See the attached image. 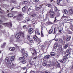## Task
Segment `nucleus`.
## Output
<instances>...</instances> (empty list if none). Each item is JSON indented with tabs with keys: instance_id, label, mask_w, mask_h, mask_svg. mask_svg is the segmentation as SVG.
Returning a JSON list of instances; mask_svg holds the SVG:
<instances>
[{
	"instance_id": "obj_54",
	"label": "nucleus",
	"mask_w": 73,
	"mask_h": 73,
	"mask_svg": "<svg viewBox=\"0 0 73 73\" xmlns=\"http://www.w3.org/2000/svg\"><path fill=\"white\" fill-rule=\"evenodd\" d=\"M48 66H51V64H48Z\"/></svg>"
},
{
	"instance_id": "obj_35",
	"label": "nucleus",
	"mask_w": 73,
	"mask_h": 73,
	"mask_svg": "<svg viewBox=\"0 0 73 73\" xmlns=\"http://www.w3.org/2000/svg\"><path fill=\"white\" fill-rule=\"evenodd\" d=\"M22 62L23 64H25L27 62V61L25 60H23L22 61Z\"/></svg>"
},
{
	"instance_id": "obj_53",
	"label": "nucleus",
	"mask_w": 73,
	"mask_h": 73,
	"mask_svg": "<svg viewBox=\"0 0 73 73\" xmlns=\"http://www.w3.org/2000/svg\"><path fill=\"white\" fill-rule=\"evenodd\" d=\"M59 32H60V33H61L62 32H61V30H59Z\"/></svg>"
},
{
	"instance_id": "obj_58",
	"label": "nucleus",
	"mask_w": 73,
	"mask_h": 73,
	"mask_svg": "<svg viewBox=\"0 0 73 73\" xmlns=\"http://www.w3.org/2000/svg\"><path fill=\"white\" fill-rule=\"evenodd\" d=\"M62 72V70H61L58 73H61Z\"/></svg>"
},
{
	"instance_id": "obj_34",
	"label": "nucleus",
	"mask_w": 73,
	"mask_h": 73,
	"mask_svg": "<svg viewBox=\"0 0 73 73\" xmlns=\"http://www.w3.org/2000/svg\"><path fill=\"white\" fill-rule=\"evenodd\" d=\"M55 29H56V31H57V30H56V28H54V35H56V31H55Z\"/></svg>"
},
{
	"instance_id": "obj_45",
	"label": "nucleus",
	"mask_w": 73,
	"mask_h": 73,
	"mask_svg": "<svg viewBox=\"0 0 73 73\" xmlns=\"http://www.w3.org/2000/svg\"><path fill=\"white\" fill-rule=\"evenodd\" d=\"M56 37L54 38V40L55 41H58V39L56 38Z\"/></svg>"
},
{
	"instance_id": "obj_12",
	"label": "nucleus",
	"mask_w": 73,
	"mask_h": 73,
	"mask_svg": "<svg viewBox=\"0 0 73 73\" xmlns=\"http://www.w3.org/2000/svg\"><path fill=\"white\" fill-rule=\"evenodd\" d=\"M69 12L70 14H73V9H69Z\"/></svg>"
},
{
	"instance_id": "obj_36",
	"label": "nucleus",
	"mask_w": 73,
	"mask_h": 73,
	"mask_svg": "<svg viewBox=\"0 0 73 73\" xmlns=\"http://www.w3.org/2000/svg\"><path fill=\"white\" fill-rule=\"evenodd\" d=\"M60 62H61V63H64V60L63 59L60 60Z\"/></svg>"
},
{
	"instance_id": "obj_25",
	"label": "nucleus",
	"mask_w": 73,
	"mask_h": 73,
	"mask_svg": "<svg viewBox=\"0 0 73 73\" xmlns=\"http://www.w3.org/2000/svg\"><path fill=\"white\" fill-rule=\"evenodd\" d=\"M53 32V29H50L49 31V34H51Z\"/></svg>"
},
{
	"instance_id": "obj_3",
	"label": "nucleus",
	"mask_w": 73,
	"mask_h": 73,
	"mask_svg": "<svg viewBox=\"0 0 73 73\" xmlns=\"http://www.w3.org/2000/svg\"><path fill=\"white\" fill-rule=\"evenodd\" d=\"M55 15H56L55 13L54 12H52L50 15V18H54Z\"/></svg>"
},
{
	"instance_id": "obj_8",
	"label": "nucleus",
	"mask_w": 73,
	"mask_h": 73,
	"mask_svg": "<svg viewBox=\"0 0 73 73\" xmlns=\"http://www.w3.org/2000/svg\"><path fill=\"white\" fill-rule=\"evenodd\" d=\"M33 29L32 28L30 29L28 31L29 33L30 34L32 33H33Z\"/></svg>"
},
{
	"instance_id": "obj_43",
	"label": "nucleus",
	"mask_w": 73,
	"mask_h": 73,
	"mask_svg": "<svg viewBox=\"0 0 73 73\" xmlns=\"http://www.w3.org/2000/svg\"><path fill=\"white\" fill-rule=\"evenodd\" d=\"M62 1V0H57V3H60V1Z\"/></svg>"
},
{
	"instance_id": "obj_42",
	"label": "nucleus",
	"mask_w": 73,
	"mask_h": 73,
	"mask_svg": "<svg viewBox=\"0 0 73 73\" xmlns=\"http://www.w3.org/2000/svg\"><path fill=\"white\" fill-rule=\"evenodd\" d=\"M21 52L23 53V54H24V53H25V50H22Z\"/></svg>"
},
{
	"instance_id": "obj_52",
	"label": "nucleus",
	"mask_w": 73,
	"mask_h": 73,
	"mask_svg": "<svg viewBox=\"0 0 73 73\" xmlns=\"http://www.w3.org/2000/svg\"><path fill=\"white\" fill-rule=\"evenodd\" d=\"M23 27L24 29H25V28H26V26L24 25Z\"/></svg>"
},
{
	"instance_id": "obj_50",
	"label": "nucleus",
	"mask_w": 73,
	"mask_h": 73,
	"mask_svg": "<svg viewBox=\"0 0 73 73\" xmlns=\"http://www.w3.org/2000/svg\"><path fill=\"white\" fill-rule=\"evenodd\" d=\"M37 58V57L35 56V57H34L33 59H35V60H36V58Z\"/></svg>"
},
{
	"instance_id": "obj_30",
	"label": "nucleus",
	"mask_w": 73,
	"mask_h": 73,
	"mask_svg": "<svg viewBox=\"0 0 73 73\" xmlns=\"http://www.w3.org/2000/svg\"><path fill=\"white\" fill-rule=\"evenodd\" d=\"M14 59H15V57L14 56H11V61H13V60H14Z\"/></svg>"
},
{
	"instance_id": "obj_56",
	"label": "nucleus",
	"mask_w": 73,
	"mask_h": 73,
	"mask_svg": "<svg viewBox=\"0 0 73 73\" xmlns=\"http://www.w3.org/2000/svg\"><path fill=\"white\" fill-rule=\"evenodd\" d=\"M26 69V68L25 67L23 68V70H25V69Z\"/></svg>"
},
{
	"instance_id": "obj_38",
	"label": "nucleus",
	"mask_w": 73,
	"mask_h": 73,
	"mask_svg": "<svg viewBox=\"0 0 73 73\" xmlns=\"http://www.w3.org/2000/svg\"><path fill=\"white\" fill-rule=\"evenodd\" d=\"M46 6H47V7H51L52 5H51L50 4H48L46 5Z\"/></svg>"
},
{
	"instance_id": "obj_23",
	"label": "nucleus",
	"mask_w": 73,
	"mask_h": 73,
	"mask_svg": "<svg viewBox=\"0 0 73 73\" xmlns=\"http://www.w3.org/2000/svg\"><path fill=\"white\" fill-rule=\"evenodd\" d=\"M29 40L30 42H33V38H30L29 39Z\"/></svg>"
},
{
	"instance_id": "obj_61",
	"label": "nucleus",
	"mask_w": 73,
	"mask_h": 73,
	"mask_svg": "<svg viewBox=\"0 0 73 73\" xmlns=\"http://www.w3.org/2000/svg\"><path fill=\"white\" fill-rule=\"evenodd\" d=\"M38 0H35L36 2H38Z\"/></svg>"
},
{
	"instance_id": "obj_21",
	"label": "nucleus",
	"mask_w": 73,
	"mask_h": 73,
	"mask_svg": "<svg viewBox=\"0 0 73 73\" xmlns=\"http://www.w3.org/2000/svg\"><path fill=\"white\" fill-rule=\"evenodd\" d=\"M56 66H58V67H60V64L59 63L56 62Z\"/></svg>"
},
{
	"instance_id": "obj_16",
	"label": "nucleus",
	"mask_w": 73,
	"mask_h": 73,
	"mask_svg": "<svg viewBox=\"0 0 73 73\" xmlns=\"http://www.w3.org/2000/svg\"><path fill=\"white\" fill-rule=\"evenodd\" d=\"M23 55L24 57H27L28 56V54H27V53H24L23 54Z\"/></svg>"
},
{
	"instance_id": "obj_63",
	"label": "nucleus",
	"mask_w": 73,
	"mask_h": 73,
	"mask_svg": "<svg viewBox=\"0 0 73 73\" xmlns=\"http://www.w3.org/2000/svg\"><path fill=\"white\" fill-rule=\"evenodd\" d=\"M71 68L72 69H73V65H72Z\"/></svg>"
},
{
	"instance_id": "obj_18",
	"label": "nucleus",
	"mask_w": 73,
	"mask_h": 73,
	"mask_svg": "<svg viewBox=\"0 0 73 73\" xmlns=\"http://www.w3.org/2000/svg\"><path fill=\"white\" fill-rule=\"evenodd\" d=\"M62 39L60 38H59L58 39V42L59 43H62Z\"/></svg>"
},
{
	"instance_id": "obj_28",
	"label": "nucleus",
	"mask_w": 73,
	"mask_h": 73,
	"mask_svg": "<svg viewBox=\"0 0 73 73\" xmlns=\"http://www.w3.org/2000/svg\"><path fill=\"white\" fill-rule=\"evenodd\" d=\"M41 8H42L41 6L37 7L36 8V10L37 11H38V10H39V9H41Z\"/></svg>"
},
{
	"instance_id": "obj_44",
	"label": "nucleus",
	"mask_w": 73,
	"mask_h": 73,
	"mask_svg": "<svg viewBox=\"0 0 73 73\" xmlns=\"http://www.w3.org/2000/svg\"><path fill=\"white\" fill-rule=\"evenodd\" d=\"M57 20V19L56 18V17H55L54 20V22H56Z\"/></svg>"
},
{
	"instance_id": "obj_6",
	"label": "nucleus",
	"mask_w": 73,
	"mask_h": 73,
	"mask_svg": "<svg viewBox=\"0 0 73 73\" xmlns=\"http://www.w3.org/2000/svg\"><path fill=\"white\" fill-rule=\"evenodd\" d=\"M70 38H71V36H67L66 37V40L67 41H70Z\"/></svg>"
},
{
	"instance_id": "obj_31",
	"label": "nucleus",
	"mask_w": 73,
	"mask_h": 73,
	"mask_svg": "<svg viewBox=\"0 0 73 73\" xmlns=\"http://www.w3.org/2000/svg\"><path fill=\"white\" fill-rule=\"evenodd\" d=\"M47 25H50V24H52V23L50 22V21H48L47 22Z\"/></svg>"
},
{
	"instance_id": "obj_57",
	"label": "nucleus",
	"mask_w": 73,
	"mask_h": 73,
	"mask_svg": "<svg viewBox=\"0 0 73 73\" xmlns=\"http://www.w3.org/2000/svg\"><path fill=\"white\" fill-rule=\"evenodd\" d=\"M31 73H35V72H34V71H32Z\"/></svg>"
},
{
	"instance_id": "obj_41",
	"label": "nucleus",
	"mask_w": 73,
	"mask_h": 73,
	"mask_svg": "<svg viewBox=\"0 0 73 73\" xmlns=\"http://www.w3.org/2000/svg\"><path fill=\"white\" fill-rule=\"evenodd\" d=\"M27 38L28 39V40H29V38H30V35H28L27 36Z\"/></svg>"
},
{
	"instance_id": "obj_40",
	"label": "nucleus",
	"mask_w": 73,
	"mask_h": 73,
	"mask_svg": "<svg viewBox=\"0 0 73 73\" xmlns=\"http://www.w3.org/2000/svg\"><path fill=\"white\" fill-rule=\"evenodd\" d=\"M31 16L32 17H35V16H36V14H35V13H34V14H33L31 15Z\"/></svg>"
},
{
	"instance_id": "obj_37",
	"label": "nucleus",
	"mask_w": 73,
	"mask_h": 73,
	"mask_svg": "<svg viewBox=\"0 0 73 73\" xmlns=\"http://www.w3.org/2000/svg\"><path fill=\"white\" fill-rule=\"evenodd\" d=\"M41 48L42 49H43V45H42V46L41 45H40L39 46V48H41Z\"/></svg>"
},
{
	"instance_id": "obj_9",
	"label": "nucleus",
	"mask_w": 73,
	"mask_h": 73,
	"mask_svg": "<svg viewBox=\"0 0 73 73\" xmlns=\"http://www.w3.org/2000/svg\"><path fill=\"white\" fill-rule=\"evenodd\" d=\"M50 55L51 56H54L56 55V53L54 52H51L50 53Z\"/></svg>"
},
{
	"instance_id": "obj_48",
	"label": "nucleus",
	"mask_w": 73,
	"mask_h": 73,
	"mask_svg": "<svg viewBox=\"0 0 73 73\" xmlns=\"http://www.w3.org/2000/svg\"><path fill=\"white\" fill-rule=\"evenodd\" d=\"M60 15V13H57V16H59Z\"/></svg>"
},
{
	"instance_id": "obj_27",
	"label": "nucleus",
	"mask_w": 73,
	"mask_h": 73,
	"mask_svg": "<svg viewBox=\"0 0 73 73\" xmlns=\"http://www.w3.org/2000/svg\"><path fill=\"white\" fill-rule=\"evenodd\" d=\"M6 44V42H4L3 44L1 45V48H4V46Z\"/></svg>"
},
{
	"instance_id": "obj_29",
	"label": "nucleus",
	"mask_w": 73,
	"mask_h": 73,
	"mask_svg": "<svg viewBox=\"0 0 73 73\" xmlns=\"http://www.w3.org/2000/svg\"><path fill=\"white\" fill-rule=\"evenodd\" d=\"M64 13L65 14H67L68 13V11L66 9H65L64 10Z\"/></svg>"
},
{
	"instance_id": "obj_62",
	"label": "nucleus",
	"mask_w": 73,
	"mask_h": 73,
	"mask_svg": "<svg viewBox=\"0 0 73 73\" xmlns=\"http://www.w3.org/2000/svg\"><path fill=\"white\" fill-rule=\"evenodd\" d=\"M50 2H52L53 0H50Z\"/></svg>"
},
{
	"instance_id": "obj_24",
	"label": "nucleus",
	"mask_w": 73,
	"mask_h": 73,
	"mask_svg": "<svg viewBox=\"0 0 73 73\" xmlns=\"http://www.w3.org/2000/svg\"><path fill=\"white\" fill-rule=\"evenodd\" d=\"M68 44H66L65 45V46H64V49H66L67 48H68Z\"/></svg>"
},
{
	"instance_id": "obj_1",
	"label": "nucleus",
	"mask_w": 73,
	"mask_h": 73,
	"mask_svg": "<svg viewBox=\"0 0 73 73\" xmlns=\"http://www.w3.org/2000/svg\"><path fill=\"white\" fill-rule=\"evenodd\" d=\"M33 39L35 40V41L36 42L37 44H40L41 42V40L40 38H38L36 35L35 36V37H33Z\"/></svg>"
},
{
	"instance_id": "obj_39",
	"label": "nucleus",
	"mask_w": 73,
	"mask_h": 73,
	"mask_svg": "<svg viewBox=\"0 0 73 73\" xmlns=\"http://www.w3.org/2000/svg\"><path fill=\"white\" fill-rule=\"evenodd\" d=\"M27 3H28V2L27 1H25L23 2V4H26Z\"/></svg>"
},
{
	"instance_id": "obj_32",
	"label": "nucleus",
	"mask_w": 73,
	"mask_h": 73,
	"mask_svg": "<svg viewBox=\"0 0 73 73\" xmlns=\"http://www.w3.org/2000/svg\"><path fill=\"white\" fill-rule=\"evenodd\" d=\"M25 59V58L24 57H21L19 58V60H24Z\"/></svg>"
},
{
	"instance_id": "obj_19",
	"label": "nucleus",
	"mask_w": 73,
	"mask_h": 73,
	"mask_svg": "<svg viewBox=\"0 0 73 73\" xmlns=\"http://www.w3.org/2000/svg\"><path fill=\"white\" fill-rule=\"evenodd\" d=\"M26 9L27 8L25 6H24V7L22 9V10L23 12H25L26 11Z\"/></svg>"
},
{
	"instance_id": "obj_11",
	"label": "nucleus",
	"mask_w": 73,
	"mask_h": 73,
	"mask_svg": "<svg viewBox=\"0 0 73 73\" xmlns=\"http://www.w3.org/2000/svg\"><path fill=\"white\" fill-rule=\"evenodd\" d=\"M58 47V43H56L54 46V47L55 49H56Z\"/></svg>"
},
{
	"instance_id": "obj_59",
	"label": "nucleus",
	"mask_w": 73,
	"mask_h": 73,
	"mask_svg": "<svg viewBox=\"0 0 73 73\" xmlns=\"http://www.w3.org/2000/svg\"><path fill=\"white\" fill-rule=\"evenodd\" d=\"M28 11H29V12L30 11H31V9H30V8H29V9H28Z\"/></svg>"
},
{
	"instance_id": "obj_4",
	"label": "nucleus",
	"mask_w": 73,
	"mask_h": 73,
	"mask_svg": "<svg viewBox=\"0 0 73 73\" xmlns=\"http://www.w3.org/2000/svg\"><path fill=\"white\" fill-rule=\"evenodd\" d=\"M3 25H4L5 26H7V27H9V25L10 27H12V23H4Z\"/></svg>"
},
{
	"instance_id": "obj_10",
	"label": "nucleus",
	"mask_w": 73,
	"mask_h": 73,
	"mask_svg": "<svg viewBox=\"0 0 73 73\" xmlns=\"http://www.w3.org/2000/svg\"><path fill=\"white\" fill-rule=\"evenodd\" d=\"M70 54V50H67L66 52V56H68Z\"/></svg>"
},
{
	"instance_id": "obj_49",
	"label": "nucleus",
	"mask_w": 73,
	"mask_h": 73,
	"mask_svg": "<svg viewBox=\"0 0 73 73\" xmlns=\"http://www.w3.org/2000/svg\"><path fill=\"white\" fill-rule=\"evenodd\" d=\"M21 35H22L23 37H24V34L23 33H22Z\"/></svg>"
},
{
	"instance_id": "obj_46",
	"label": "nucleus",
	"mask_w": 73,
	"mask_h": 73,
	"mask_svg": "<svg viewBox=\"0 0 73 73\" xmlns=\"http://www.w3.org/2000/svg\"><path fill=\"white\" fill-rule=\"evenodd\" d=\"M34 49H33L32 48H30V50H31V52H32V51H33L34 50Z\"/></svg>"
},
{
	"instance_id": "obj_22",
	"label": "nucleus",
	"mask_w": 73,
	"mask_h": 73,
	"mask_svg": "<svg viewBox=\"0 0 73 73\" xmlns=\"http://www.w3.org/2000/svg\"><path fill=\"white\" fill-rule=\"evenodd\" d=\"M35 34L36 35H40V33H39V31H35Z\"/></svg>"
},
{
	"instance_id": "obj_64",
	"label": "nucleus",
	"mask_w": 73,
	"mask_h": 73,
	"mask_svg": "<svg viewBox=\"0 0 73 73\" xmlns=\"http://www.w3.org/2000/svg\"><path fill=\"white\" fill-rule=\"evenodd\" d=\"M45 73H48V72H46V71H45Z\"/></svg>"
},
{
	"instance_id": "obj_20",
	"label": "nucleus",
	"mask_w": 73,
	"mask_h": 73,
	"mask_svg": "<svg viewBox=\"0 0 73 73\" xmlns=\"http://www.w3.org/2000/svg\"><path fill=\"white\" fill-rule=\"evenodd\" d=\"M13 14L11 13H9L7 15L8 16V17H11L13 16Z\"/></svg>"
},
{
	"instance_id": "obj_5",
	"label": "nucleus",
	"mask_w": 73,
	"mask_h": 73,
	"mask_svg": "<svg viewBox=\"0 0 73 73\" xmlns=\"http://www.w3.org/2000/svg\"><path fill=\"white\" fill-rule=\"evenodd\" d=\"M21 35H20V33H18L16 34V35L15 36V37L17 39H19Z\"/></svg>"
},
{
	"instance_id": "obj_2",
	"label": "nucleus",
	"mask_w": 73,
	"mask_h": 73,
	"mask_svg": "<svg viewBox=\"0 0 73 73\" xmlns=\"http://www.w3.org/2000/svg\"><path fill=\"white\" fill-rule=\"evenodd\" d=\"M5 62L7 64H9L11 66H13L14 64H13V63L12 62L11 60H9L8 58H6L5 60Z\"/></svg>"
},
{
	"instance_id": "obj_47",
	"label": "nucleus",
	"mask_w": 73,
	"mask_h": 73,
	"mask_svg": "<svg viewBox=\"0 0 73 73\" xmlns=\"http://www.w3.org/2000/svg\"><path fill=\"white\" fill-rule=\"evenodd\" d=\"M41 36L42 37H43V34L42 33V31L41 32Z\"/></svg>"
},
{
	"instance_id": "obj_17",
	"label": "nucleus",
	"mask_w": 73,
	"mask_h": 73,
	"mask_svg": "<svg viewBox=\"0 0 73 73\" xmlns=\"http://www.w3.org/2000/svg\"><path fill=\"white\" fill-rule=\"evenodd\" d=\"M67 56H64L63 57V60H64V61H65V60H66V59H67Z\"/></svg>"
},
{
	"instance_id": "obj_14",
	"label": "nucleus",
	"mask_w": 73,
	"mask_h": 73,
	"mask_svg": "<svg viewBox=\"0 0 73 73\" xmlns=\"http://www.w3.org/2000/svg\"><path fill=\"white\" fill-rule=\"evenodd\" d=\"M45 58L46 59H49L50 58V55H47L45 56Z\"/></svg>"
},
{
	"instance_id": "obj_55",
	"label": "nucleus",
	"mask_w": 73,
	"mask_h": 73,
	"mask_svg": "<svg viewBox=\"0 0 73 73\" xmlns=\"http://www.w3.org/2000/svg\"><path fill=\"white\" fill-rule=\"evenodd\" d=\"M3 23V21H2L0 20V23Z\"/></svg>"
},
{
	"instance_id": "obj_51",
	"label": "nucleus",
	"mask_w": 73,
	"mask_h": 73,
	"mask_svg": "<svg viewBox=\"0 0 73 73\" xmlns=\"http://www.w3.org/2000/svg\"><path fill=\"white\" fill-rule=\"evenodd\" d=\"M11 3H15V1H11Z\"/></svg>"
},
{
	"instance_id": "obj_7",
	"label": "nucleus",
	"mask_w": 73,
	"mask_h": 73,
	"mask_svg": "<svg viewBox=\"0 0 73 73\" xmlns=\"http://www.w3.org/2000/svg\"><path fill=\"white\" fill-rule=\"evenodd\" d=\"M46 64H47V61H46V60H44L43 62L42 65L44 66H46V65H47Z\"/></svg>"
},
{
	"instance_id": "obj_33",
	"label": "nucleus",
	"mask_w": 73,
	"mask_h": 73,
	"mask_svg": "<svg viewBox=\"0 0 73 73\" xmlns=\"http://www.w3.org/2000/svg\"><path fill=\"white\" fill-rule=\"evenodd\" d=\"M63 49H62V47H60L59 48V50L60 52H61V51H62Z\"/></svg>"
},
{
	"instance_id": "obj_13",
	"label": "nucleus",
	"mask_w": 73,
	"mask_h": 73,
	"mask_svg": "<svg viewBox=\"0 0 73 73\" xmlns=\"http://www.w3.org/2000/svg\"><path fill=\"white\" fill-rule=\"evenodd\" d=\"M36 53V51L35 49H34V50L31 51V53L33 55L35 54Z\"/></svg>"
},
{
	"instance_id": "obj_26",
	"label": "nucleus",
	"mask_w": 73,
	"mask_h": 73,
	"mask_svg": "<svg viewBox=\"0 0 73 73\" xmlns=\"http://www.w3.org/2000/svg\"><path fill=\"white\" fill-rule=\"evenodd\" d=\"M58 10L57 9V8L56 7H54V11L55 12H58Z\"/></svg>"
},
{
	"instance_id": "obj_15",
	"label": "nucleus",
	"mask_w": 73,
	"mask_h": 73,
	"mask_svg": "<svg viewBox=\"0 0 73 73\" xmlns=\"http://www.w3.org/2000/svg\"><path fill=\"white\" fill-rule=\"evenodd\" d=\"M15 49V47H13V48L10 47L9 48V50L11 51H13V50H14Z\"/></svg>"
},
{
	"instance_id": "obj_60",
	"label": "nucleus",
	"mask_w": 73,
	"mask_h": 73,
	"mask_svg": "<svg viewBox=\"0 0 73 73\" xmlns=\"http://www.w3.org/2000/svg\"><path fill=\"white\" fill-rule=\"evenodd\" d=\"M36 24V22H34V23H33V25H34V24Z\"/></svg>"
}]
</instances>
